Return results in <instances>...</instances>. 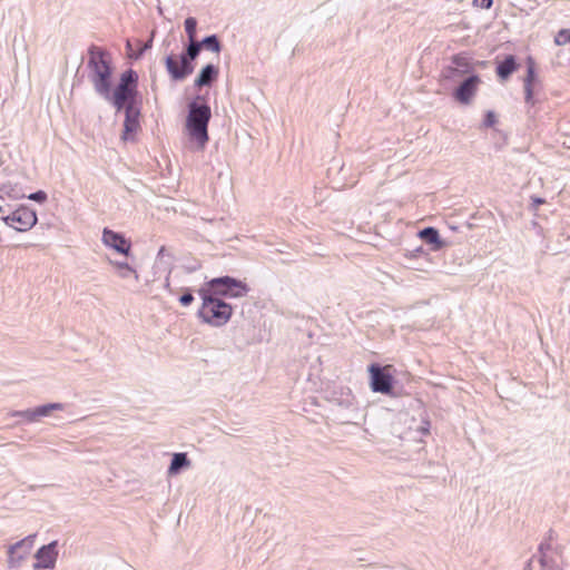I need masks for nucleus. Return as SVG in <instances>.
Returning <instances> with one entry per match:
<instances>
[{
	"label": "nucleus",
	"instance_id": "nucleus-1",
	"mask_svg": "<svg viewBox=\"0 0 570 570\" xmlns=\"http://www.w3.org/2000/svg\"><path fill=\"white\" fill-rule=\"evenodd\" d=\"M87 68L89 70L88 78L95 92L109 102L117 114L120 112L124 102L138 101L139 77L137 71L132 68L126 69L114 86L112 58L106 49L91 45L88 48Z\"/></svg>",
	"mask_w": 570,
	"mask_h": 570
},
{
	"label": "nucleus",
	"instance_id": "nucleus-2",
	"mask_svg": "<svg viewBox=\"0 0 570 570\" xmlns=\"http://www.w3.org/2000/svg\"><path fill=\"white\" fill-rule=\"evenodd\" d=\"M210 117L212 111L208 105L197 101L189 105L185 129L189 142L195 149L203 150L209 139L207 127Z\"/></svg>",
	"mask_w": 570,
	"mask_h": 570
},
{
	"label": "nucleus",
	"instance_id": "nucleus-3",
	"mask_svg": "<svg viewBox=\"0 0 570 570\" xmlns=\"http://www.w3.org/2000/svg\"><path fill=\"white\" fill-rule=\"evenodd\" d=\"M232 314V306L222 301L219 297L209 293L203 296V304L199 309V316L205 323H208L213 326H223L229 321Z\"/></svg>",
	"mask_w": 570,
	"mask_h": 570
},
{
	"label": "nucleus",
	"instance_id": "nucleus-4",
	"mask_svg": "<svg viewBox=\"0 0 570 570\" xmlns=\"http://www.w3.org/2000/svg\"><path fill=\"white\" fill-rule=\"evenodd\" d=\"M120 112L125 114L124 128L120 139L124 142H135L136 135L140 129V104L139 101L124 102Z\"/></svg>",
	"mask_w": 570,
	"mask_h": 570
},
{
	"label": "nucleus",
	"instance_id": "nucleus-5",
	"mask_svg": "<svg viewBox=\"0 0 570 570\" xmlns=\"http://www.w3.org/2000/svg\"><path fill=\"white\" fill-rule=\"evenodd\" d=\"M207 293L217 297H242L247 293V286L240 281L225 276L212 279Z\"/></svg>",
	"mask_w": 570,
	"mask_h": 570
},
{
	"label": "nucleus",
	"instance_id": "nucleus-6",
	"mask_svg": "<svg viewBox=\"0 0 570 570\" xmlns=\"http://www.w3.org/2000/svg\"><path fill=\"white\" fill-rule=\"evenodd\" d=\"M2 222L17 232L30 230L38 222L37 212L27 205H20L10 215L3 216Z\"/></svg>",
	"mask_w": 570,
	"mask_h": 570
},
{
	"label": "nucleus",
	"instance_id": "nucleus-7",
	"mask_svg": "<svg viewBox=\"0 0 570 570\" xmlns=\"http://www.w3.org/2000/svg\"><path fill=\"white\" fill-rule=\"evenodd\" d=\"M392 365L381 367L377 364H372L368 367L371 375V389L373 392L382 394H391L393 387V376L391 373Z\"/></svg>",
	"mask_w": 570,
	"mask_h": 570
},
{
	"label": "nucleus",
	"instance_id": "nucleus-8",
	"mask_svg": "<svg viewBox=\"0 0 570 570\" xmlns=\"http://www.w3.org/2000/svg\"><path fill=\"white\" fill-rule=\"evenodd\" d=\"M37 534H29L20 541L8 547L7 563L9 569H19L22 561L29 556Z\"/></svg>",
	"mask_w": 570,
	"mask_h": 570
},
{
	"label": "nucleus",
	"instance_id": "nucleus-9",
	"mask_svg": "<svg viewBox=\"0 0 570 570\" xmlns=\"http://www.w3.org/2000/svg\"><path fill=\"white\" fill-rule=\"evenodd\" d=\"M173 271V256L167 254L165 246L159 248L158 255L154 264V282L163 279V285L169 288V276Z\"/></svg>",
	"mask_w": 570,
	"mask_h": 570
},
{
	"label": "nucleus",
	"instance_id": "nucleus-10",
	"mask_svg": "<svg viewBox=\"0 0 570 570\" xmlns=\"http://www.w3.org/2000/svg\"><path fill=\"white\" fill-rule=\"evenodd\" d=\"M35 558L36 562L32 566L35 570L53 569L58 558V542L55 540L48 544L41 546L37 550Z\"/></svg>",
	"mask_w": 570,
	"mask_h": 570
},
{
	"label": "nucleus",
	"instance_id": "nucleus-11",
	"mask_svg": "<svg viewBox=\"0 0 570 570\" xmlns=\"http://www.w3.org/2000/svg\"><path fill=\"white\" fill-rule=\"evenodd\" d=\"M102 243L126 257L130 255L131 242L124 234L111 230L107 227L102 230Z\"/></svg>",
	"mask_w": 570,
	"mask_h": 570
},
{
	"label": "nucleus",
	"instance_id": "nucleus-12",
	"mask_svg": "<svg viewBox=\"0 0 570 570\" xmlns=\"http://www.w3.org/2000/svg\"><path fill=\"white\" fill-rule=\"evenodd\" d=\"M481 85V78L473 75L465 79L453 92V97L456 101L462 105H469L475 97L479 86Z\"/></svg>",
	"mask_w": 570,
	"mask_h": 570
},
{
	"label": "nucleus",
	"instance_id": "nucleus-13",
	"mask_svg": "<svg viewBox=\"0 0 570 570\" xmlns=\"http://www.w3.org/2000/svg\"><path fill=\"white\" fill-rule=\"evenodd\" d=\"M170 35L167 37L169 38ZM165 57L164 62L166 66V70L171 78V81L175 83L178 81V55L174 52V49L169 50L170 41L168 39L165 40Z\"/></svg>",
	"mask_w": 570,
	"mask_h": 570
},
{
	"label": "nucleus",
	"instance_id": "nucleus-14",
	"mask_svg": "<svg viewBox=\"0 0 570 570\" xmlns=\"http://www.w3.org/2000/svg\"><path fill=\"white\" fill-rule=\"evenodd\" d=\"M535 81V71H534V62L531 58L528 59V68H527V76L524 78V94H525V101L533 105V85Z\"/></svg>",
	"mask_w": 570,
	"mask_h": 570
},
{
	"label": "nucleus",
	"instance_id": "nucleus-15",
	"mask_svg": "<svg viewBox=\"0 0 570 570\" xmlns=\"http://www.w3.org/2000/svg\"><path fill=\"white\" fill-rule=\"evenodd\" d=\"M419 237L426 244L432 245L433 250H440L445 246L444 242L440 238L438 229L434 227H426L420 230Z\"/></svg>",
	"mask_w": 570,
	"mask_h": 570
},
{
	"label": "nucleus",
	"instance_id": "nucleus-16",
	"mask_svg": "<svg viewBox=\"0 0 570 570\" xmlns=\"http://www.w3.org/2000/svg\"><path fill=\"white\" fill-rule=\"evenodd\" d=\"M218 76V68L213 65L204 67L195 80L197 87L209 86Z\"/></svg>",
	"mask_w": 570,
	"mask_h": 570
},
{
	"label": "nucleus",
	"instance_id": "nucleus-17",
	"mask_svg": "<svg viewBox=\"0 0 570 570\" xmlns=\"http://www.w3.org/2000/svg\"><path fill=\"white\" fill-rule=\"evenodd\" d=\"M135 42H136V48L134 49L132 42L130 40H127L126 49H127V55L130 59L138 60L151 47V45L149 42H145L140 39H136Z\"/></svg>",
	"mask_w": 570,
	"mask_h": 570
},
{
	"label": "nucleus",
	"instance_id": "nucleus-18",
	"mask_svg": "<svg viewBox=\"0 0 570 570\" xmlns=\"http://www.w3.org/2000/svg\"><path fill=\"white\" fill-rule=\"evenodd\" d=\"M518 69V65L513 56H508L502 62H500L497 67V75L505 80Z\"/></svg>",
	"mask_w": 570,
	"mask_h": 570
},
{
	"label": "nucleus",
	"instance_id": "nucleus-19",
	"mask_svg": "<svg viewBox=\"0 0 570 570\" xmlns=\"http://www.w3.org/2000/svg\"><path fill=\"white\" fill-rule=\"evenodd\" d=\"M453 65L461 70L462 73H468L473 70L470 58L465 53H458L452 57Z\"/></svg>",
	"mask_w": 570,
	"mask_h": 570
},
{
	"label": "nucleus",
	"instance_id": "nucleus-20",
	"mask_svg": "<svg viewBox=\"0 0 570 570\" xmlns=\"http://www.w3.org/2000/svg\"><path fill=\"white\" fill-rule=\"evenodd\" d=\"M63 410L62 403H47L35 407L37 420L51 414L52 411Z\"/></svg>",
	"mask_w": 570,
	"mask_h": 570
},
{
	"label": "nucleus",
	"instance_id": "nucleus-21",
	"mask_svg": "<svg viewBox=\"0 0 570 570\" xmlns=\"http://www.w3.org/2000/svg\"><path fill=\"white\" fill-rule=\"evenodd\" d=\"M110 263L117 268V273L121 278H127L131 275L138 278L136 271L127 262H112Z\"/></svg>",
	"mask_w": 570,
	"mask_h": 570
},
{
	"label": "nucleus",
	"instance_id": "nucleus-22",
	"mask_svg": "<svg viewBox=\"0 0 570 570\" xmlns=\"http://www.w3.org/2000/svg\"><path fill=\"white\" fill-rule=\"evenodd\" d=\"M13 191V186L9 183V184H3L0 186V198H2V195H7L11 198H23L26 197V195L23 193H12Z\"/></svg>",
	"mask_w": 570,
	"mask_h": 570
},
{
	"label": "nucleus",
	"instance_id": "nucleus-23",
	"mask_svg": "<svg viewBox=\"0 0 570 570\" xmlns=\"http://www.w3.org/2000/svg\"><path fill=\"white\" fill-rule=\"evenodd\" d=\"M12 416L22 417L27 422H36V421H38L37 416H36L35 407L33 409H27V410H23V411H14L12 413Z\"/></svg>",
	"mask_w": 570,
	"mask_h": 570
},
{
	"label": "nucleus",
	"instance_id": "nucleus-24",
	"mask_svg": "<svg viewBox=\"0 0 570 570\" xmlns=\"http://www.w3.org/2000/svg\"><path fill=\"white\" fill-rule=\"evenodd\" d=\"M200 43L216 53L220 51V45L215 36L205 38Z\"/></svg>",
	"mask_w": 570,
	"mask_h": 570
},
{
	"label": "nucleus",
	"instance_id": "nucleus-25",
	"mask_svg": "<svg viewBox=\"0 0 570 570\" xmlns=\"http://www.w3.org/2000/svg\"><path fill=\"white\" fill-rule=\"evenodd\" d=\"M554 42L557 46H564L567 43H570V30H560L554 37Z\"/></svg>",
	"mask_w": 570,
	"mask_h": 570
},
{
	"label": "nucleus",
	"instance_id": "nucleus-26",
	"mask_svg": "<svg viewBox=\"0 0 570 570\" xmlns=\"http://www.w3.org/2000/svg\"><path fill=\"white\" fill-rule=\"evenodd\" d=\"M196 24H197V22L194 18H188L185 21V29H186V32H187L190 41H193L195 39Z\"/></svg>",
	"mask_w": 570,
	"mask_h": 570
},
{
	"label": "nucleus",
	"instance_id": "nucleus-27",
	"mask_svg": "<svg viewBox=\"0 0 570 570\" xmlns=\"http://www.w3.org/2000/svg\"><path fill=\"white\" fill-rule=\"evenodd\" d=\"M28 199L33 200L38 204H45L48 199V195L45 190H37L35 193H31L30 195L26 196Z\"/></svg>",
	"mask_w": 570,
	"mask_h": 570
},
{
	"label": "nucleus",
	"instance_id": "nucleus-28",
	"mask_svg": "<svg viewBox=\"0 0 570 570\" xmlns=\"http://www.w3.org/2000/svg\"><path fill=\"white\" fill-rule=\"evenodd\" d=\"M169 476H174L178 474V452L171 454L170 464L168 468Z\"/></svg>",
	"mask_w": 570,
	"mask_h": 570
},
{
	"label": "nucleus",
	"instance_id": "nucleus-29",
	"mask_svg": "<svg viewBox=\"0 0 570 570\" xmlns=\"http://www.w3.org/2000/svg\"><path fill=\"white\" fill-rule=\"evenodd\" d=\"M498 122L497 115L493 111H487L483 120L484 127L491 128L494 127Z\"/></svg>",
	"mask_w": 570,
	"mask_h": 570
},
{
	"label": "nucleus",
	"instance_id": "nucleus-30",
	"mask_svg": "<svg viewBox=\"0 0 570 570\" xmlns=\"http://www.w3.org/2000/svg\"><path fill=\"white\" fill-rule=\"evenodd\" d=\"M200 48H202L200 42H197L195 39L193 41H190V45L188 47V56L190 57V59H195L197 57Z\"/></svg>",
	"mask_w": 570,
	"mask_h": 570
},
{
	"label": "nucleus",
	"instance_id": "nucleus-31",
	"mask_svg": "<svg viewBox=\"0 0 570 570\" xmlns=\"http://www.w3.org/2000/svg\"><path fill=\"white\" fill-rule=\"evenodd\" d=\"M493 0H473V6L480 9H490Z\"/></svg>",
	"mask_w": 570,
	"mask_h": 570
},
{
	"label": "nucleus",
	"instance_id": "nucleus-32",
	"mask_svg": "<svg viewBox=\"0 0 570 570\" xmlns=\"http://www.w3.org/2000/svg\"><path fill=\"white\" fill-rule=\"evenodd\" d=\"M193 301V296L190 294H184L180 296V303L187 305Z\"/></svg>",
	"mask_w": 570,
	"mask_h": 570
},
{
	"label": "nucleus",
	"instance_id": "nucleus-33",
	"mask_svg": "<svg viewBox=\"0 0 570 570\" xmlns=\"http://www.w3.org/2000/svg\"><path fill=\"white\" fill-rule=\"evenodd\" d=\"M188 465V461L185 453H180V469Z\"/></svg>",
	"mask_w": 570,
	"mask_h": 570
},
{
	"label": "nucleus",
	"instance_id": "nucleus-34",
	"mask_svg": "<svg viewBox=\"0 0 570 570\" xmlns=\"http://www.w3.org/2000/svg\"><path fill=\"white\" fill-rule=\"evenodd\" d=\"M543 203H544V200H543V199H541V198H535V199H534V204H535V205H541V204H543Z\"/></svg>",
	"mask_w": 570,
	"mask_h": 570
},
{
	"label": "nucleus",
	"instance_id": "nucleus-35",
	"mask_svg": "<svg viewBox=\"0 0 570 570\" xmlns=\"http://www.w3.org/2000/svg\"><path fill=\"white\" fill-rule=\"evenodd\" d=\"M12 193H21L20 189L17 188V186H13V191Z\"/></svg>",
	"mask_w": 570,
	"mask_h": 570
},
{
	"label": "nucleus",
	"instance_id": "nucleus-36",
	"mask_svg": "<svg viewBox=\"0 0 570 570\" xmlns=\"http://www.w3.org/2000/svg\"><path fill=\"white\" fill-rule=\"evenodd\" d=\"M2 212H3V208H2V206H0V213H2Z\"/></svg>",
	"mask_w": 570,
	"mask_h": 570
}]
</instances>
